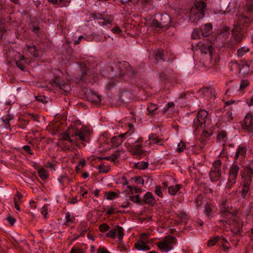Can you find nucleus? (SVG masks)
Wrapping results in <instances>:
<instances>
[{
	"mask_svg": "<svg viewBox=\"0 0 253 253\" xmlns=\"http://www.w3.org/2000/svg\"><path fill=\"white\" fill-rule=\"evenodd\" d=\"M227 224H229L232 226L231 231L235 235L239 234L243 232V224L240 222L239 219L236 217L231 218V219L226 221Z\"/></svg>",
	"mask_w": 253,
	"mask_h": 253,
	"instance_id": "10",
	"label": "nucleus"
},
{
	"mask_svg": "<svg viewBox=\"0 0 253 253\" xmlns=\"http://www.w3.org/2000/svg\"><path fill=\"white\" fill-rule=\"evenodd\" d=\"M92 17L93 18V19L94 20H95V19L102 20V19H103L104 17V14H101L100 13H92Z\"/></svg>",
	"mask_w": 253,
	"mask_h": 253,
	"instance_id": "57",
	"label": "nucleus"
},
{
	"mask_svg": "<svg viewBox=\"0 0 253 253\" xmlns=\"http://www.w3.org/2000/svg\"><path fill=\"white\" fill-rule=\"evenodd\" d=\"M163 139H161V138H159L158 137H156L154 140L153 141H152V144H158V145H162L163 144L161 143V142H162L163 141Z\"/></svg>",
	"mask_w": 253,
	"mask_h": 253,
	"instance_id": "62",
	"label": "nucleus"
},
{
	"mask_svg": "<svg viewBox=\"0 0 253 253\" xmlns=\"http://www.w3.org/2000/svg\"><path fill=\"white\" fill-rule=\"evenodd\" d=\"M186 149V144L185 143L181 141L178 144L177 148L176 150V152L178 153H181L184 151Z\"/></svg>",
	"mask_w": 253,
	"mask_h": 253,
	"instance_id": "50",
	"label": "nucleus"
},
{
	"mask_svg": "<svg viewBox=\"0 0 253 253\" xmlns=\"http://www.w3.org/2000/svg\"><path fill=\"white\" fill-rule=\"evenodd\" d=\"M123 76H124V73H121V74H119L118 76H115L114 78H111L106 85V89L110 91L115 88L117 85V83H119L117 79Z\"/></svg>",
	"mask_w": 253,
	"mask_h": 253,
	"instance_id": "19",
	"label": "nucleus"
},
{
	"mask_svg": "<svg viewBox=\"0 0 253 253\" xmlns=\"http://www.w3.org/2000/svg\"><path fill=\"white\" fill-rule=\"evenodd\" d=\"M98 169L100 172L107 173L110 171V167L109 166L100 165L98 166Z\"/></svg>",
	"mask_w": 253,
	"mask_h": 253,
	"instance_id": "49",
	"label": "nucleus"
},
{
	"mask_svg": "<svg viewBox=\"0 0 253 253\" xmlns=\"http://www.w3.org/2000/svg\"><path fill=\"white\" fill-rule=\"evenodd\" d=\"M159 77L163 82H167L168 80V76L164 73H161L160 74Z\"/></svg>",
	"mask_w": 253,
	"mask_h": 253,
	"instance_id": "63",
	"label": "nucleus"
},
{
	"mask_svg": "<svg viewBox=\"0 0 253 253\" xmlns=\"http://www.w3.org/2000/svg\"><path fill=\"white\" fill-rule=\"evenodd\" d=\"M240 169V166L237 161L234 162L230 166L228 171V182L226 187L231 189L237 182L239 172Z\"/></svg>",
	"mask_w": 253,
	"mask_h": 253,
	"instance_id": "5",
	"label": "nucleus"
},
{
	"mask_svg": "<svg viewBox=\"0 0 253 253\" xmlns=\"http://www.w3.org/2000/svg\"><path fill=\"white\" fill-rule=\"evenodd\" d=\"M146 109L148 112L146 114L150 118L154 117L159 113V106L157 104L149 103Z\"/></svg>",
	"mask_w": 253,
	"mask_h": 253,
	"instance_id": "17",
	"label": "nucleus"
},
{
	"mask_svg": "<svg viewBox=\"0 0 253 253\" xmlns=\"http://www.w3.org/2000/svg\"><path fill=\"white\" fill-rule=\"evenodd\" d=\"M207 7V4L203 0L196 1L190 11L189 17L192 22L197 23L205 15V9Z\"/></svg>",
	"mask_w": 253,
	"mask_h": 253,
	"instance_id": "2",
	"label": "nucleus"
},
{
	"mask_svg": "<svg viewBox=\"0 0 253 253\" xmlns=\"http://www.w3.org/2000/svg\"><path fill=\"white\" fill-rule=\"evenodd\" d=\"M201 30L198 29H194L192 34V38L193 39H199L201 36Z\"/></svg>",
	"mask_w": 253,
	"mask_h": 253,
	"instance_id": "47",
	"label": "nucleus"
},
{
	"mask_svg": "<svg viewBox=\"0 0 253 253\" xmlns=\"http://www.w3.org/2000/svg\"><path fill=\"white\" fill-rule=\"evenodd\" d=\"M27 49L28 51L32 54L34 57H37L39 56V52L35 45H26Z\"/></svg>",
	"mask_w": 253,
	"mask_h": 253,
	"instance_id": "33",
	"label": "nucleus"
},
{
	"mask_svg": "<svg viewBox=\"0 0 253 253\" xmlns=\"http://www.w3.org/2000/svg\"><path fill=\"white\" fill-rule=\"evenodd\" d=\"M251 182L243 181L242 189L241 191V197L245 199L247 196L250 189Z\"/></svg>",
	"mask_w": 253,
	"mask_h": 253,
	"instance_id": "28",
	"label": "nucleus"
},
{
	"mask_svg": "<svg viewBox=\"0 0 253 253\" xmlns=\"http://www.w3.org/2000/svg\"><path fill=\"white\" fill-rule=\"evenodd\" d=\"M123 142V139L122 138H120V136H115L113 137L111 139V142L112 145L114 147H117L121 144Z\"/></svg>",
	"mask_w": 253,
	"mask_h": 253,
	"instance_id": "34",
	"label": "nucleus"
},
{
	"mask_svg": "<svg viewBox=\"0 0 253 253\" xmlns=\"http://www.w3.org/2000/svg\"><path fill=\"white\" fill-rule=\"evenodd\" d=\"M212 25L211 23H207L201 27V32L203 37H207L212 32Z\"/></svg>",
	"mask_w": 253,
	"mask_h": 253,
	"instance_id": "24",
	"label": "nucleus"
},
{
	"mask_svg": "<svg viewBox=\"0 0 253 253\" xmlns=\"http://www.w3.org/2000/svg\"><path fill=\"white\" fill-rule=\"evenodd\" d=\"M29 120L27 118L26 115L22 116L18 118V126L22 129H25L29 122Z\"/></svg>",
	"mask_w": 253,
	"mask_h": 253,
	"instance_id": "30",
	"label": "nucleus"
},
{
	"mask_svg": "<svg viewBox=\"0 0 253 253\" xmlns=\"http://www.w3.org/2000/svg\"><path fill=\"white\" fill-rule=\"evenodd\" d=\"M249 85H250V82L248 80H243L241 81L240 86V89L241 90H243L245 89Z\"/></svg>",
	"mask_w": 253,
	"mask_h": 253,
	"instance_id": "53",
	"label": "nucleus"
},
{
	"mask_svg": "<svg viewBox=\"0 0 253 253\" xmlns=\"http://www.w3.org/2000/svg\"><path fill=\"white\" fill-rule=\"evenodd\" d=\"M41 213L44 215V218H46V215L48 213V208L47 206H44L41 209Z\"/></svg>",
	"mask_w": 253,
	"mask_h": 253,
	"instance_id": "61",
	"label": "nucleus"
},
{
	"mask_svg": "<svg viewBox=\"0 0 253 253\" xmlns=\"http://www.w3.org/2000/svg\"><path fill=\"white\" fill-rule=\"evenodd\" d=\"M208 119V112L205 110L201 109L198 112L193 123V127L194 128L193 132L195 135H197L199 132V129H202L198 139L203 144L209 139L210 136L212 135L211 133H210L205 128Z\"/></svg>",
	"mask_w": 253,
	"mask_h": 253,
	"instance_id": "1",
	"label": "nucleus"
},
{
	"mask_svg": "<svg viewBox=\"0 0 253 253\" xmlns=\"http://www.w3.org/2000/svg\"><path fill=\"white\" fill-rule=\"evenodd\" d=\"M227 134L226 131L221 130L218 131L216 139L219 141H225V139L227 138Z\"/></svg>",
	"mask_w": 253,
	"mask_h": 253,
	"instance_id": "37",
	"label": "nucleus"
},
{
	"mask_svg": "<svg viewBox=\"0 0 253 253\" xmlns=\"http://www.w3.org/2000/svg\"><path fill=\"white\" fill-rule=\"evenodd\" d=\"M132 180H133L134 181L136 182L137 184H143L144 180L140 176H135L131 178Z\"/></svg>",
	"mask_w": 253,
	"mask_h": 253,
	"instance_id": "60",
	"label": "nucleus"
},
{
	"mask_svg": "<svg viewBox=\"0 0 253 253\" xmlns=\"http://www.w3.org/2000/svg\"><path fill=\"white\" fill-rule=\"evenodd\" d=\"M163 190L162 186H161L160 185H157L155 187V193L159 197H160L161 198H163V193H162Z\"/></svg>",
	"mask_w": 253,
	"mask_h": 253,
	"instance_id": "48",
	"label": "nucleus"
},
{
	"mask_svg": "<svg viewBox=\"0 0 253 253\" xmlns=\"http://www.w3.org/2000/svg\"><path fill=\"white\" fill-rule=\"evenodd\" d=\"M120 64L121 65L120 68H124L126 71L125 72H123L122 70L120 71L119 74H121V73H124V75L125 74H127L130 77H133L136 75L138 72L135 68H133L127 62L123 61L120 62Z\"/></svg>",
	"mask_w": 253,
	"mask_h": 253,
	"instance_id": "13",
	"label": "nucleus"
},
{
	"mask_svg": "<svg viewBox=\"0 0 253 253\" xmlns=\"http://www.w3.org/2000/svg\"><path fill=\"white\" fill-rule=\"evenodd\" d=\"M252 20L253 18L252 16L241 14L239 17L238 24L239 25H244L247 27L252 22Z\"/></svg>",
	"mask_w": 253,
	"mask_h": 253,
	"instance_id": "25",
	"label": "nucleus"
},
{
	"mask_svg": "<svg viewBox=\"0 0 253 253\" xmlns=\"http://www.w3.org/2000/svg\"><path fill=\"white\" fill-rule=\"evenodd\" d=\"M221 236L218 235L212 237L208 240L207 246L209 247H213L215 246L217 243V242L221 240Z\"/></svg>",
	"mask_w": 253,
	"mask_h": 253,
	"instance_id": "32",
	"label": "nucleus"
},
{
	"mask_svg": "<svg viewBox=\"0 0 253 253\" xmlns=\"http://www.w3.org/2000/svg\"><path fill=\"white\" fill-rule=\"evenodd\" d=\"M110 229V226L106 223H103L99 225V230L101 232H105Z\"/></svg>",
	"mask_w": 253,
	"mask_h": 253,
	"instance_id": "52",
	"label": "nucleus"
},
{
	"mask_svg": "<svg viewBox=\"0 0 253 253\" xmlns=\"http://www.w3.org/2000/svg\"><path fill=\"white\" fill-rule=\"evenodd\" d=\"M60 146L62 151L67 152L70 150V146L68 143L64 142H60Z\"/></svg>",
	"mask_w": 253,
	"mask_h": 253,
	"instance_id": "54",
	"label": "nucleus"
},
{
	"mask_svg": "<svg viewBox=\"0 0 253 253\" xmlns=\"http://www.w3.org/2000/svg\"><path fill=\"white\" fill-rule=\"evenodd\" d=\"M70 253H83V251L81 249H76L72 248Z\"/></svg>",
	"mask_w": 253,
	"mask_h": 253,
	"instance_id": "64",
	"label": "nucleus"
},
{
	"mask_svg": "<svg viewBox=\"0 0 253 253\" xmlns=\"http://www.w3.org/2000/svg\"><path fill=\"white\" fill-rule=\"evenodd\" d=\"M213 89L210 87H203L199 90V96L202 98L211 97L212 95Z\"/></svg>",
	"mask_w": 253,
	"mask_h": 253,
	"instance_id": "26",
	"label": "nucleus"
},
{
	"mask_svg": "<svg viewBox=\"0 0 253 253\" xmlns=\"http://www.w3.org/2000/svg\"><path fill=\"white\" fill-rule=\"evenodd\" d=\"M36 100L42 103H46L47 101L46 100V97L44 95H38L35 97Z\"/></svg>",
	"mask_w": 253,
	"mask_h": 253,
	"instance_id": "58",
	"label": "nucleus"
},
{
	"mask_svg": "<svg viewBox=\"0 0 253 253\" xmlns=\"http://www.w3.org/2000/svg\"><path fill=\"white\" fill-rule=\"evenodd\" d=\"M243 181L251 182L253 176V163L249 164L241 171Z\"/></svg>",
	"mask_w": 253,
	"mask_h": 253,
	"instance_id": "11",
	"label": "nucleus"
},
{
	"mask_svg": "<svg viewBox=\"0 0 253 253\" xmlns=\"http://www.w3.org/2000/svg\"><path fill=\"white\" fill-rule=\"evenodd\" d=\"M205 210L204 211L206 215L209 216L211 215L212 212V208L213 206L212 204L207 203L205 205Z\"/></svg>",
	"mask_w": 253,
	"mask_h": 253,
	"instance_id": "38",
	"label": "nucleus"
},
{
	"mask_svg": "<svg viewBox=\"0 0 253 253\" xmlns=\"http://www.w3.org/2000/svg\"><path fill=\"white\" fill-rule=\"evenodd\" d=\"M250 50L249 48H246L245 47H243L237 50V54L239 57H242L245 53L250 51Z\"/></svg>",
	"mask_w": 253,
	"mask_h": 253,
	"instance_id": "46",
	"label": "nucleus"
},
{
	"mask_svg": "<svg viewBox=\"0 0 253 253\" xmlns=\"http://www.w3.org/2000/svg\"><path fill=\"white\" fill-rule=\"evenodd\" d=\"M164 51L163 49H159L155 53V59L157 61L161 60H164L163 56Z\"/></svg>",
	"mask_w": 253,
	"mask_h": 253,
	"instance_id": "39",
	"label": "nucleus"
},
{
	"mask_svg": "<svg viewBox=\"0 0 253 253\" xmlns=\"http://www.w3.org/2000/svg\"><path fill=\"white\" fill-rule=\"evenodd\" d=\"M73 136H77L79 139L84 142H87L89 137V130L82 127L81 129H77Z\"/></svg>",
	"mask_w": 253,
	"mask_h": 253,
	"instance_id": "15",
	"label": "nucleus"
},
{
	"mask_svg": "<svg viewBox=\"0 0 253 253\" xmlns=\"http://www.w3.org/2000/svg\"><path fill=\"white\" fill-rule=\"evenodd\" d=\"M221 161L219 159L215 160L213 163L209 173L210 178L211 182H216L220 179L221 177Z\"/></svg>",
	"mask_w": 253,
	"mask_h": 253,
	"instance_id": "6",
	"label": "nucleus"
},
{
	"mask_svg": "<svg viewBox=\"0 0 253 253\" xmlns=\"http://www.w3.org/2000/svg\"><path fill=\"white\" fill-rule=\"evenodd\" d=\"M170 17L166 13L156 14L151 19L152 26L157 28L167 29L170 26Z\"/></svg>",
	"mask_w": 253,
	"mask_h": 253,
	"instance_id": "3",
	"label": "nucleus"
},
{
	"mask_svg": "<svg viewBox=\"0 0 253 253\" xmlns=\"http://www.w3.org/2000/svg\"><path fill=\"white\" fill-rule=\"evenodd\" d=\"M129 199L134 203L142 205V201L140 199L139 194H136L135 196H130Z\"/></svg>",
	"mask_w": 253,
	"mask_h": 253,
	"instance_id": "42",
	"label": "nucleus"
},
{
	"mask_svg": "<svg viewBox=\"0 0 253 253\" xmlns=\"http://www.w3.org/2000/svg\"><path fill=\"white\" fill-rule=\"evenodd\" d=\"M132 99V94L128 91H123L120 96L119 99L122 102L127 103Z\"/></svg>",
	"mask_w": 253,
	"mask_h": 253,
	"instance_id": "27",
	"label": "nucleus"
},
{
	"mask_svg": "<svg viewBox=\"0 0 253 253\" xmlns=\"http://www.w3.org/2000/svg\"><path fill=\"white\" fill-rule=\"evenodd\" d=\"M180 184H176L174 186H171L168 188V192L171 195H175L177 192L181 188Z\"/></svg>",
	"mask_w": 253,
	"mask_h": 253,
	"instance_id": "31",
	"label": "nucleus"
},
{
	"mask_svg": "<svg viewBox=\"0 0 253 253\" xmlns=\"http://www.w3.org/2000/svg\"><path fill=\"white\" fill-rule=\"evenodd\" d=\"M199 49L201 52L205 54L209 53L210 55L212 54V46L211 43H200Z\"/></svg>",
	"mask_w": 253,
	"mask_h": 253,
	"instance_id": "20",
	"label": "nucleus"
},
{
	"mask_svg": "<svg viewBox=\"0 0 253 253\" xmlns=\"http://www.w3.org/2000/svg\"><path fill=\"white\" fill-rule=\"evenodd\" d=\"M115 230L116 231V234H118L119 241H122L124 236V229L123 227L119 225H117L116 226Z\"/></svg>",
	"mask_w": 253,
	"mask_h": 253,
	"instance_id": "40",
	"label": "nucleus"
},
{
	"mask_svg": "<svg viewBox=\"0 0 253 253\" xmlns=\"http://www.w3.org/2000/svg\"><path fill=\"white\" fill-rule=\"evenodd\" d=\"M142 146L141 144L138 143L137 144L131 146L130 151L133 155H135L137 157H139V159H140L141 156L145 155V153L146 152V150L142 149Z\"/></svg>",
	"mask_w": 253,
	"mask_h": 253,
	"instance_id": "16",
	"label": "nucleus"
},
{
	"mask_svg": "<svg viewBox=\"0 0 253 253\" xmlns=\"http://www.w3.org/2000/svg\"><path fill=\"white\" fill-rule=\"evenodd\" d=\"M220 211L221 216L227 219V220H230L232 217H235L236 215V213H233L229 211L228 207L226 206V201L223 202L220 206Z\"/></svg>",
	"mask_w": 253,
	"mask_h": 253,
	"instance_id": "14",
	"label": "nucleus"
},
{
	"mask_svg": "<svg viewBox=\"0 0 253 253\" xmlns=\"http://www.w3.org/2000/svg\"><path fill=\"white\" fill-rule=\"evenodd\" d=\"M252 60H241L239 61H232L231 67L235 66L239 71V73L244 76L250 75L253 73V65Z\"/></svg>",
	"mask_w": 253,
	"mask_h": 253,
	"instance_id": "4",
	"label": "nucleus"
},
{
	"mask_svg": "<svg viewBox=\"0 0 253 253\" xmlns=\"http://www.w3.org/2000/svg\"><path fill=\"white\" fill-rule=\"evenodd\" d=\"M104 195L106 196V199L107 200H113L116 197H118V194L113 191L105 192Z\"/></svg>",
	"mask_w": 253,
	"mask_h": 253,
	"instance_id": "41",
	"label": "nucleus"
},
{
	"mask_svg": "<svg viewBox=\"0 0 253 253\" xmlns=\"http://www.w3.org/2000/svg\"><path fill=\"white\" fill-rule=\"evenodd\" d=\"M244 125L243 126V128L247 129L249 131H252V126L253 125V116L252 114H248L244 119Z\"/></svg>",
	"mask_w": 253,
	"mask_h": 253,
	"instance_id": "23",
	"label": "nucleus"
},
{
	"mask_svg": "<svg viewBox=\"0 0 253 253\" xmlns=\"http://www.w3.org/2000/svg\"><path fill=\"white\" fill-rule=\"evenodd\" d=\"M81 75L78 79L76 80L77 82L84 81V83H91V79H93L94 75L92 71L89 69L86 66H81Z\"/></svg>",
	"mask_w": 253,
	"mask_h": 253,
	"instance_id": "9",
	"label": "nucleus"
},
{
	"mask_svg": "<svg viewBox=\"0 0 253 253\" xmlns=\"http://www.w3.org/2000/svg\"><path fill=\"white\" fill-rule=\"evenodd\" d=\"M149 243V241H145L140 239L134 244V247L139 251H149L150 250V248L149 246L147 245V244Z\"/></svg>",
	"mask_w": 253,
	"mask_h": 253,
	"instance_id": "21",
	"label": "nucleus"
},
{
	"mask_svg": "<svg viewBox=\"0 0 253 253\" xmlns=\"http://www.w3.org/2000/svg\"><path fill=\"white\" fill-rule=\"evenodd\" d=\"M232 37V39L235 41V44H239L243 39V35L241 32L233 30Z\"/></svg>",
	"mask_w": 253,
	"mask_h": 253,
	"instance_id": "29",
	"label": "nucleus"
},
{
	"mask_svg": "<svg viewBox=\"0 0 253 253\" xmlns=\"http://www.w3.org/2000/svg\"><path fill=\"white\" fill-rule=\"evenodd\" d=\"M13 119H14L13 116L8 114L6 116H4L2 117V118H1V120H2V121L3 122V123L4 124H5V125H7V126H8V127H9L10 126L9 122L11 120H13Z\"/></svg>",
	"mask_w": 253,
	"mask_h": 253,
	"instance_id": "43",
	"label": "nucleus"
},
{
	"mask_svg": "<svg viewBox=\"0 0 253 253\" xmlns=\"http://www.w3.org/2000/svg\"><path fill=\"white\" fill-rule=\"evenodd\" d=\"M85 95L86 100L93 104L97 105L101 102V96L91 89H87Z\"/></svg>",
	"mask_w": 253,
	"mask_h": 253,
	"instance_id": "12",
	"label": "nucleus"
},
{
	"mask_svg": "<svg viewBox=\"0 0 253 253\" xmlns=\"http://www.w3.org/2000/svg\"><path fill=\"white\" fill-rule=\"evenodd\" d=\"M24 60V56L21 55L20 56V59L18 61H17L16 62L17 66L21 70H24L25 68V65L23 63Z\"/></svg>",
	"mask_w": 253,
	"mask_h": 253,
	"instance_id": "44",
	"label": "nucleus"
},
{
	"mask_svg": "<svg viewBox=\"0 0 253 253\" xmlns=\"http://www.w3.org/2000/svg\"><path fill=\"white\" fill-rule=\"evenodd\" d=\"M247 148L246 145L241 144L238 146L235 153L234 159L237 160L238 159H244L246 157Z\"/></svg>",
	"mask_w": 253,
	"mask_h": 253,
	"instance_id": "18",
	"label": "nucleus"
},
{
	"mask_svg": "<svg viewBox=\"0 0 253 253\" xmlns=\"http://www.w3.org/2000/svg\"><path fill=\"white\" fill-rule=\"evenodd\" d=\"M38 173L40 178L42 180L47 179L48 176V175L44 169H39Z\"/></svg>",
	"mask_w": 253,
	"mask_h": 253,
	"instance_id": "45",
	"label": "nucleus"
},
{
	"mask_svg": "<svg viewBox=\"0 0 253 253\" xmlns=\"http://www.w3.org/2000/svg\"><path fill=\"white\" fill-rule=\"evenodd\" d=\"M116 235V231L115 228L110 230L108 233L106 234V237L114 239Z\"/></svg>",
	"mask_w": 253,
	"mask_h": 253,
	"instance_id": "55",
	"label": "nucleus"
},
{
	"mask_svg": "<svg viewBox=\"0 0 253 253\" xmlns=\"http://www.w3.org/2000/svg\"><path fill=\"white\" fill-rule=\"evenodd\" d=\"M225 119L226 121L228 122H230L233 120L232 114L231 111H228L226 113Z\"/></svg>",
	"mask_w": 253,
	"mask_h": 253,
	"instance_id": "59",
	"label": "nucleus"
},
{
	"mask_svg": "<svg viewBox=\"0 0 253 253\" xmlns=\"http://www.w3.org/2000/svg\"><path fill=\"white\" fill-rule=\"evenodd\" d=\"M142 201V204L144 203L145 204L151 206H153L156 203V200L152 193L150 192H146V193L144 195Z\"/></svg>",
	"mask_w": 253,
	"mask_h": 253,
	"instance_id": "22",
	"label": "nucleus"
},
{
	"mask_svg": "<svg viewBox=\"0 0 253 253\" xmlns=\"http://www.w3.org/2000/svg\"><path fill=\"white\" fill-rule=\"evenodd\" d=\"M202 201L203 195L201 194L198 195L195 200V203L196 204L197 207H199L202 205Z\"/></svg>",
	"mask_w": 253,
	"mask_h": 253,
	"instance_id": "51",
	"label": "nucleus"
},
{
	"mask_svg": "<svg viewBox=\"0 0 253 253\" xmlns=\"http://www.w3.org/2000/svg\"><path fill=\"white\" fill-rule=\"evenodd\" d=\"M69 134L66 132H64L61 134L59 141L60 142H63L67 140L68 139H69Z\"/></svg>",
	"mask_w": 253,
	"mask_h": 253,
	"instance_id": "56",
	"label": "nucleus"
},
{
	"mask_svg": "<svg viewBox=\"0 0 253 253\" xmlns=\"http://www.w3.org/2000/svg\"><path fill=\"white\" fill-rule=\"evenodd\" d=\"M176 242L177 240L175 237L169 235L165 237L162 241L160 242L158 246L160 250H165L167 252L173 248V246L170 244H176Z\"/></svg>",
	"mask_w": 253,
	"mask_h": 253,
	"instance_id": "7",
	"label": "nucleus"
},
{
	"mask_svg": "<svg viewBox=\"0 0 253 253\" xmlns=\"http://www.w3.org/2000/svg\"><path fill=\"white\" fill-rule=\"evenodd\" d=\"M148 167V163L146 162H140L135 163L134 168L138 169H145Z\"/></svg>",
	"mask_w": 253,
	"mask_h": 253,
	"instance_id": "36",
	"label": "nucleus"
},
{
	"mask_svg": "<svg viewBox=\"0 0 253 253\" xmlns=\"http://www.w3.org/2000/svg\"><path fill=\"white\" fill-rule=\"evenodd\" d=\"M51 84L53 86L59 87L63 91L62 93L64 92L68 93L71 89L69 82L64 81L60 77H54L51 81Z\"/></svg>",
	"mask_w": 253,
	"mask_h": 253,
	"instance_id": "8",
	"label": "nucleus"
},
{
	"mask_svg": "<svg viewBox=\"0 0 253 253\" xmlns=\"http://www.w3.org/2000/svg\"><path fill=\"white\" fill-rule=\"evenodd\" d=\"M114 20V17L113 16L111 15H105L104 14V17L103 19H102V20H103L100 24L101 25H106L107 24H109L112 23V22Z\"/></svg>",
	"mask_w": 253,
	"mask_h": 253,
	"instance_id": "35",
	"label": "nucleus"
}]
</instances>
